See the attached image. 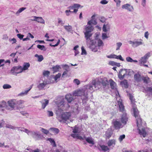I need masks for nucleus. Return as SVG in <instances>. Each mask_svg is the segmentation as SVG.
I'll use <instances>...</instances> for the list:
<instances>
[{
	"mask_svg": "<svg viewBox=\"0 0 152 152\" xmlns=\"http://www.w3.org/2000/svg\"><path fill=\"white\" fill-rule=\"evenodd\" d=\"M112 134V133L111 132H109L108 131L106 132L105 134L106 136L108 138H109L110 137Z\"/></svg>",
	"mask_w": 152,
	"mask_h": 152,
	"instance_id": "nucleus-49",
	"label": "nucleus"
},
{
	"mask_svg": "<svg viewBox=\"0 0 152 152\" xmlns=\"http://www.w3.org/2000/svg\"><path fill=\"white\" fill-rule=\"evenodd\" d=\"M121 122L125 124L128 121V118L126 113H124L121 119Z\"/></svg>",
	"mask_w": 152,
	"mask_h": 152,
	"instance_id": "nucleus-21",
	"label": "nucleus"
},
{
	"mask_svg": "<svg viewBox=\"0 0 152 152\" xmlns=\"http://www.w3.org/2000/svg\"><path fill=\"white\" fill-rule=\"evenodd\" d=\"M24 131L25 132L27 133L28 135H31L35 139H38L41 137V135L38 132L31 131L28 130L27 129H25Z\"/></svg>",
	"mask_w": 152,
	"mask_h": 152,
	"instance_id": "nucleus-4",
	"label": "nucleus"
},
{
	"mask_svg": "<svg viewBox=\"0 0 152 152\" xmlns=\"http://www.w3.org/2000/svg\"><path fill=\"white\" fill-rule=\"evenodd\" d=\"M84 88L86 92L87 91L88 92H92L95 90V88H94L93 86L91 84L85 85Z\"/></svg>",
	"mask_w": 152,
	"mask_h": 152,
	"instance_id": "nucleus-17",
	"label": "nucleus"
},
{
	"mask_svg": "<svg viewBox=\"0 0 152 152\" xmlns=\"http://www.w3.org/2000/svg\"><path fill=\"white\" fill-rule=\"evenodd\" d=\"M86 92L84 88L82 89L77 90L75 91L73 93L74 96H79L83 95L85 97L84 99H86L88 98L87 94H85Z\"/></svg>",
	"mask_w": 152,
	"mask_h": 152,
	"instance_id": "nucleus-6",
	"label": "nucleus"
},
{
	"mask_svg": "<svg viewBox=\"0 0 152 152\" xmlns=\"http://www.w3.org/2000/svg\"><path fill=\"white\" fill-rule=\"evenodd\" d=\"M50 130H51L54 133L57 134L59 132V130L58 129L55 128H50Z\"/></svg>",
	"mask_w": 152,
	"mask_h": 152,
	"instance_id": "nucleus-41",
	"label": "nucleus"
},
{
	"mask_svg": "<svg viewBox=\"0 0 152 152\" xmlns=\"http://www.w3.org/2000/svg\"><path fill=\"white\" fill-rule=\"evenodd\" d=\"M26 7H21L20 8L18 11L16 12L15 14L17 15H18L19 14L21 13L23 11L26 9Z\"/></svg>",
	"mask_w": 152,
	"mask_h": 152,
	"instance_id": "nucleus-37",
	"label": "nucleus"
},
{
	"mask_svg": "<svg viewBox=\"0 0 152 152\" xmlns=\"http://www.w3.org/2000/svg\"><path fill=\"white\" fill-rule=\"evenodd\" d=\"M41 130L43 133L45 134H47L49 133L48 130L43 128H41Z\"/></svg>",
	"mask_w": 152,
	"mask_h": 152,
	"instance_id": "nucleus-52",
	"label": "nucleus"
},
{
	"mask_svg": "<svg viewBox=\"0 0 152 152\" xmlns=\"http://www.w3.org/2000/svg\"><path fill=\"white\" fill-rule=\"evenodd\" d=\"M48 84L47 81L45 80H43L42 77L39 81V83L37 86V88L39 90H42L44 89V88Z\"/></svg>",
	"mask_w": 152,
	"mask_h": 152,
	"instance_id": "nucleus-7",
	"label": "nucleus"
},
{
	"mask_svg": "<svg viewBox=\"0 0 152 152\" xmlns=\"http://www.w3.org/2000/svg\"><path fill=\"white\" fill-rule=\"evenodd\" d=\"M110 25L109 23L107 22L104 24L102 27V30L104 32L109 31L110 28Z\"/></svg>",
	"mask_w": 152,
	"mask_h": 152,
	"instance_id": "nucleus-18",
	"label": "nucleus"
},
{
	"mask_svg": "<svg viewBox=\"0 0 152 152\" xmlns=\"http://www.w3.org/2000/svg\"><path fill=\"white\" fill-rule=\"evenodd\" d=\"M81 7V5L78 4H75L72 6H70L69 7V10L71 12L76 13L78 9Z\"/></svg>",
	"mask_w": 152,
	"mask_h": 152,
	"instance_id": "nucleus-10",
	"label": "nucleus"
},
{
	"mask_svg": "<svg viewBox=\"0 0 152 152\" xmlns=\"http://www.w3.org/2000/svg\"><path fill=\"white\" fill-rule=\"evenodd\" d=\"M35 56L37 58V61L39 62H41L44 59L42 55H39L37 54H36L35 55Z\"/></svg>",
	"mask_w": 152,
	"mask_h": 152,
	"instance_id": "nucleus-33",
	"label": "nucleus"
},
{
	"mask_svg": "<svg viewBox=\"0 0 152 152\" xmlns=\"http://www.w3.org/2000/svg\"><path fill=\"white\" fill-rule=\"evenodd\" d=\"M85 139L86 141L89 143L93 145L94 144V140L92 137H86Z\"/></svg>",
	"mask_w": 152,
	"mask_h": 152,
	"instance_id": "nucleus-28",
	"label": "nucleus"
},
{
	"mask_svg": "<svg viewBox=\"0 0 152 152\" xmlns=\"http://www.w3.org/2000/svg\"><path fill=\"white\" fill-rule=\"evenodd\" d=\"M36 21L42 24H45V23L44 20L41 17H37Z\"/></svg>",
	"mask_w": 152,
	"mask_h": 152,
	"instance_id": "nucleus-32",
	"label": "nucleus"
},
{
	"mask_svg": "<svg viewBox=\"0 0 152 152\" xmlns=\"http://www.w3.org/2000/svg\"><path fill=\"white\" fill-rule=\"evenodd\" d=\"M102 84L103 86H106L108 85V82L106 78H104L102 81Z\"/></svg>",
	"mask_w": 152,
	"mask_h": 152,
	"instance_id": "nucleus-38",
	"label": "nucleus"
},
{
	"mask_svg": "<svg viewBox=\"0 0 152 152\" xmlns=\"http://www.w3.org/2000/svg\"><path fill=\"white\" fill-rule=\"evenodd\" d=\"M81 50H82V52H81V55H86L87 53L86 52V51L85 50V49L82 46L81 47Z\"/></svg>",
	"mask_w": 152,
	"mask_h": 152,
	"instance_id": "nucleus-56",
	"label": "nucleus"
},
{
	"mask_svg": "<svg viewBox=\"0 0 152 152\" xmlns=\"http://www.w3.org/2000/svg\"><path fill=\"white\" fill-rule=\"evenodd\" d=\"M122 8L123 9H125L129 12H133L134 10L133 7L128 4L123 5Z\"/></svg>",
	"mask_w": 152,
	"mask_h": 152,
	"instance_id": "nucleus-15",
	"label": "nucleus"
},
{
	"mask_svg": "<svg viewBox=\"0 0 152 152\" xmlns=\"http://www.w3.org/2000/svg\"><path fill=\"white\" fill-rule=\"evenodd\" d=\"M107 57L110 58H116L117 55L115 54H111L107 56Z\"/></svg>",
	"mask_w": 152,
	"mask_h": 152,
	"instance_id": "nucleus-60",
	"label": "nucleus"
},
{
	"mask_svg": "<svg viewBox=\"0 0 152 152\" xmlns=\"http://www.w3.org/2000/svg\"><path fill=\"white\" fill-rule=\"evenodd\" d=\"M66 99L67 100L68 102H71L73 100L72 95L70 94H68L66 96Z\"/></svg>",
	"mask_w": 152,
	"mask_h": 152,
	"instance_id": "nucleus-30",
	"label": "nucleus"
},
{
	"mask_svg": "<svg viewBox=\"0 0 152 152\" xmlns=\"http://www.w3.org/2000/svg\"><path fill=\"white\" fill-rule=\"evenodd\" d=\"M121 84L124 87L126 88L127 87V83L126 80H124L123 81L121 82Z\"/></svg>",
	"mask_w": 152,
	"mask_h": 152,
	"instance_id": "nucleus-46",
	"label": "nucleus"
},
{
	"mask_svg": "<svg viewBox=\"0 0 152 152\" xmlns=\"http://www.w3.org/2000/svg\"><path fill=\"white\" fill-rule=\"evenodd\" d=\"M100 21L102 23H104L106 20V18L104 17H101L99 18Z\"/></svg>",
	"mask_w": 152,
	"mask_h": 152,
	"instance_id": "nucleus-57",
	"label": "nucleus"
},
{
	"mask_svg": "<svg viewBox=\"0 0 152 152\" xmlns=\"http://www.w3.org/2000/svg\"><path fill=\"white\" fill-rule=\"evenodd\" d=\"M42 104L41 107L42 109H44L49 103V100L47 99H44L40 102Z\"/></svg>",
	"mask_w": 152,
	"mask_h": 152,
	"instance_id": "nucleus-22",
	"label": "nucleus"
},
{
	"mask_svg": "<svg viewBox=\"0 0 152 152\" xmlns=\"http://www.w3.org/2000/svg\"><path fill=\"white\" fill-rule=\"evenodd\" d=\"M73 82L77 85H79L80 83V81L77 79H76L73 80Z\"/></svg>",
	"mask_w": 152,
	"mask_h": 152,
	"instance_id": "nucleus-59",
	"label": "nucleus"
},
{
	"mask_svg": "<svg viewBox=\"0 0 152 152\" xmlns=\"http://www.w3.org/2000/svg\"><path fill=\"white\" fill-rule=\"evenodd\" d=\"M98 148L100 151L101 150L105 152H108L109 149L107 146L104 145H99V146H98Z\"/></svg>",
	"mask_w": 152,
	"mask_h": 152,
	"instance_id": "nucleus-20",
	"label": "nucleus"
},
{
	"mask_svg": "<svg viewBox=\"0 0 152 152\" xmlns=\"http://www.w3.org/2000/svg\"><path fill=\"white\" fill-rule=\"evenodd\" d=\"M150 53L149 52L145 54L143 57H142L140 58L139 60V62L141 66L147 62V59L150 57Z\"/></svg>",
	"mask_w": 152,
	"mask_h": 152,
	"instance_id": "nucleus-9",
	"label": "nucleus"
},
{
	"mask_svg": "<svg viewBox=\"0 0 152 152\" xmlns=\"http://www.w3.org/2000/svg\"><path fill=\"white\" fill-rule=\"evenodd\" d=\"M37 47L38 48L41 50H43L44 51H45L46 50V49L45 48V46L44 45H37Z\"/></svg>",
	"mask_w": 152,
	"mask_h": 152,
	"instance_id": "nucleus-43",
	"label": "nucleus"
},
{
	"mask_svg": "<svg viewBox=\"0 0 152 152\" xmlns=\"http://www.w3.org/2000/svg\"><path fill=\"white\" fill-rule=\"evenodd\" d=\"M30 64L29 63L25 62L24 63L23 66L22 67L23 71L26 70L28 69V68L29 67Z\"/></svg>",
	"mask_w": 152,
	"mask_h": 152,
	"instance_id": "nucleus-29",
	"label": "nucleus"
},
{
	"mask_svg": "<svg viewBox=\"0 0 152 152\" xmlns=\"http://www.w3.org/2000/svg\"><path fill=\"white\" fill-rule=\"evenodd\" d=\"M115 140H109L108 142V145L109 146H110L113 145H115Z\"/></svg>",
	"mask_w": 152,
	"mask_h": 152,
	"instance_id": "nucleus-36",
	"label": "nucleus"
},
{
	"mask_svg": "<svg viewBox=\"0 0 152 152\" xmlns=\"http://www.w3.org/2000/svg\"><path fill=\"white\" fill-rule=\"evenodd\" d=\"M115 2L116 3L117 7H119L120 6L121 1L120 0H116Z\"/></svg>",
	"mask_w": 152,
	"mask_h": 152,
	"instance_id": "nucleus-62",
	"label": "nucleus"
},
{
	"mask_svg": "<svg viewBox=\"0 0 152 152\" xmlns=\"http://www.w3.org/2000/svg\"><path fill=\"white\" fill-rule=\"evenodd\" d=\"M58 23H61V25L63 26L64 24V23L63 22L62 20L60 18H58Z\"/></svg>",
	"mask_w": 152,
	"mask_h": 152,
	"instance_id": "nucleus-64",
	"label": "nucleus"
},
{
	"mask_svg": "<svg viewBox=\"0 0 152 152\" xmlns=\"http://www.w3.org/2000/svg\"><path fill=\"white\" fill-rule=\"evenodd\" d=\"M11 87V86L8 84H5L3 86V88L4 89H9Z\"/></svg>",
	"mask_w": 152,
	"mask_h": 152,
	"instance_id": "nucleus-47",
	"label": "nucleus"
},
{
	"mask_svg": "<svg viewBox=\"0 0 152 152\" xmlns=\"http://www.w3.org/2000/svg\"><path fill=\"white\" fill-rule=\"evenodd\" d=\"M64 28L68 31L70 32L72 29V27L71 26H64Z\"/></svg>",
	"mask_w": 152,
	"mask_h": 152,
	"instance_id": "nucleus-39",
	"label": "nucleus"
},
{
	"mask_svg": "<svg viewBox=\"0 0 152 152\" xmlns=\"http://www.w3.org/2000/svg\"><path fill=\"white\" fill-rule=\"evenodd\" d=\"M60 68V66L58 65H56V66H54L53 67V73H54L58 71L59 69Z\"/></svg>",
	"mask_w": 152,
	"mask_h": 152,
	"instance_id": "nucleus-35",
	"label": "nucleus"
},
{
	"mask_svg": "<svg viewBox=\"0 0 152 152\" xmlns=\"http://www.w3.org/2000/svg\"><path fill=\"white\" fill-rule=\"evenodd\" d=\"M142 41V40L141 39H140L139 41L136 40L134 41L130 40L129 41V42L132 45V47H136L143 44Z\"/></svg>",
	"mask_w": 152,
	"mask_h": 152,
	"instance_id": "nucleus-12",
	"label": "nucleus"
},
{
	"mask_svg": "<svg viewBox=\"0 0 152 152\" xmlns=\"http://www.w3.org/2000/svg\"><path fill=\"white\" fill-rule=\"evenodd\" d=\"M94 28L93 26H86L84 29L83 33L87 45L92 51L96 52L97 49L94 48V47L93 45L94 42L91 38L93 34L92 32L93 31Z\"/></svg>",
	"mask_w": 152,
	"mask_h": 152,
	"instance_id": "nucleus-1",
	"label": "nucleus"
},
{
	"mask_svg": "<svg viewBox=\"0 0 152 152\" xmlns=\"http://www.w3.org/2000/svg\"><path fill=\"white\" fill-rule=\"evenodd\" d=\"M122 43L121 42H118L116 43V50H120V47L122 45Z\"/></svg>",
	"mask_w": 152,
	"mask_h": 152,
	"instance_id": "nucleus-40",
	"label": "nucleus"
},
{
	"mask_svg": "<svg viewBox=\"0 0 152 152\" xmlns=\"http://www.w3.org/2000/svg\"><path fill=\"white\" fill-rule=\"evenodd\" d=\"M48 140L51 143V145L53 147H56V145L54 140L52 139L51 138H49L48 139Z\"/></svg>",
	"mask_w": 152,
	"mask_h": 152,
	"instance_id": "nucleus-42",
	"label": "nucleus"
},
{
	"mask_svg": "<svg viewBox=\"0 0 152 152\" xmlns=\"http://www.w3.org/2000/svg\"><path fill=\"white\" fill-rule=\"evenodd\" d=\"M57 105L59 108L58 110H59L60 108L61 110H63L64 109V108L63 107L64 105V99H62L60 102L58 103Z\"/></svg>",
	"mask_w": 152,
	"mask_h": 152,
	"instance_id": "nucleus-26",
	"label": "nucleus"
},
{
	"mask_svg": "<svg viewBox=\"0 0 152 152\" xmlns=\"http://www.w3.org/2000/svg\"><path fill=\"white\" fill-rule=\"evenodd\" d=\"M94 42L93 45L94 46V48H96L97 49V51L98 50V47H103L104 45V43L100 39H96L95 40H93Z\"/></svg>",
	"mask_w": 152,
	"mask_h": 152,
	"instance_id": "nucleus-11",
	"label": "nucleus"
},
{
	"mask_svg": "<svg viewBox=\"0 0 152 152\" xmlns=\"http://www.w3.org/2000/svg\"><path fill=\"white\" fill-rule=\"evenodd\" d=\"M5 127L6 128L10 129H15L16 128V127L12 125L9 124H6Z\"/></svg>",
	"mask_w": 152,
	"mask_h": 152,
	"instance_id": "nucleus-44",
	"label": "nucleus"
},
{
	"mask_svg": "<svg viewBox=\"0 0 152 152\" xmlns=\"http://www.w3.org/2000/svg\"><path fill=\"white\" fill-rule=\"evenodd\" d=\"M9 40L10 42L12 41V44H13L14 43H15L16 42V40L15 38H13L12 39H9Z\"/></svg>",
	"mask_w": 152,
	"mask_h": 152,
	"instance_id": "nucleus-63",
	"label": "nucleus"
},
{
	"mask_svg": "<svg viewBox=\"0 0 152 152\" xmlns=\"http://www.w3.org/2000/svg\"><path fill=\"white\" fill-rule=\"evenodd\" d=\"M6 108L7 109L9 108L7 107L6 102L3 101L0 102V109H1L2 110H4Z\"/></svg>",
	"mask_w": 152,
	"mask_h": 152,
	"instance_id": "nucleus-23",
	"label": "nucleus"
},
{
	"mask_svg": "<svg viewBox=\"0 0 152 152\" xmlns=\"http://www.w3.org/2000/svg\"><path fill=\"white\" fill-rule=\"evenodd\" d=\"M78 127L77 126H75L74 129H73V132L75 133L74 134H76L75 133L78 132Z\"/></svg>",
	"mask_w": 152,
	"mask_h": 152,
	"instance_id": "nucleus-48",
	"label": "nucleus"
},
{
	"mask_svg": "<svg viewBox=\"0 0 152 152\" xmlns=\"http://www.w3.org/2000/svg\"><path fill=\"white\" fill-rule=\"evenodd\" d=\"M17 37L19 38L20 40L23 39L24 35L21 34H18L17 35Z\"/></svg>",
	"mask_w": 152,
	"mask_h": 152,
	"instance_id": "nucleus-58",
	"label": "nucleus"
},
{
	"mask_svg": "<svg viewBox=\"0 0 152 152\" xmlns=\"http://www.w3.org/2000/svg\"><path fill=\"white\" fill-rule=\"evenodd\" d=\"M17 100L15 99H11L7 102L8 104L9 107L13 110L15 107L16 104Z\"/></svg>",
	"mask_w": 152,
	"mask_h": 152,
	"instance_id": "nucleus-13",
	"label": "nucleus"
},
{
	"mask_svg": "<svg viewBox=\"0 0 152 152\" xmlns=\"http://www.w3.org/2000/svg\"><path fill=\"white\" fill-rule=\"evenodd\" d=\"M61 75L60 73H58L54 77L55 80L56 81L58 78H60Z\"/></svg>",
	"mask_w": 152,
	"mask_h": 152,
	"instance_id": "nucleus-53",
	"label": "nucleus"
},
{
	"mask_svg": "<svg viewBox=\"0 0 152 152\" xmlns=\"http://www.w3.org/2000/svg\"><path fill=\"white\" fill-rule=\"evenodd\" d=\"M92 84L94 86L96 90L99 88L101 87V83L100 81L99 80H94L92 82Z\"/></svg>",
	"mask_w": 152,
	"mask_h": 152,
	"instance_id": "nucleus-16",
	"label": "nucleus"
},
{
	"mask_svg": "<svg viewBox=\"0 0 152 152\" xmlns=\"http://www.w3.org/2000/svg\"><path fill=\"white\" fill-rule=\"evenodd\" d=\"M142 80H143L144 82L145 83H147L148 82L149 80V78L148 77H142Z\"/></svg>",
	"mask_w": 152,
	"mask_h": 152,
	"instance_id": "nucleus-54",
	"label": "nucleus"
},
{
	"mask_svg": "<svg viewBox=\"0 0 152 152\" xmlns=\"http://www.w3.org/2000/svg\"><path fill=\"white\" fill-rule=\"evenodd\" d=\"M109 83L111 88L116 90V99L119 107V110L123 112L124 109V106L122 103V100L120 99L118 91L116 89V84L112 79H110Z\"/></svg>",
	"mask_w": 152,
	"mask_h": 152,
	"instance_id": "nucleus-3",
	"label": "nucleus"
},
{
	"mask_svg": "<svg viewBox=\"0 0 152 152\" xmlns=\"http://www.w3.org/2000/svg\"><path fill=\"white\" fill-rule=\"evenodd\" d=\"M125 137V135L124 134H122L120 135L118 138L119 141L121 142L123 139H124Z\"/></svg>",
	"mask_w": 152,
	"mask_h": 152,
	"instance_id": "nucleus-50",
	"label": "nucleus"
},
{
	"mask_svg": "<svg viewBox=\"0 0 152 152\" xmlns=\"http://www.w3.org/2000/svg\"><path fill=\"white\" fill-rule=\"evenodd\" d=\"M71 116V114L69 112H65L63 113L61 115H58L57 118L60 122H61L62 120L66 121L69 119Z\"/></svg>",
	"mask_w": 152,
	"mask_h": 152,
	"instance_id": "nucleus-5",
	"label": "nucleus"
},
{
	"mask_svg": "<svg viewBox=\"0 0 152 152\" xmlns=\"http://www.w3.org/2000/svg\"><path fill=\"white\" fill-rule=\"evenodd\" d=\"M134 80L136 81L137 82H140L142 80V77L141 76L139 73H137L134 75Z\"/></svg>",
	"mask_w": 152,
	"mask_h": 152,
	"instance_id": "nucleus-25",
	"label": "nucleus"
},
{
	"mask_svg": "<svg viewBox=\"0 0 152 152\" xmlns=\"http://www.w3.org/2000/svg\"><path fill=\"white\" fill-rule=\"evenodd\" d=\"M129 98L131 101L132 104V105H135V104H134V103L135 102L133 96L131 94H129Z\"/></svg>",
	"mask_w": 152,
	"mask_h": 152,
	"instance_id": "nucleus-45",
	"label": "nucleus"
},
{
	"mask_svg": "<svg viewBox=\"0 0 152 152\" xmlns=\"http://www.w3.org/2000/svg\"><path fill=\"white\" fill-rule=\"evenodd\" d=\"M23 71L22 67L20 66H15L12 68L11 70V73L13 75L21 73Z\"/></svg>",
	"mask_w": 152,
	"mask_h": 152,
	"instance_id": "nucleus-8",
	"label": "nucleus"
},
{
	"mask_svg": "<svg viewBox=\"0 0 152 152\" xmlns=\"http://www.w3.org/2000/svg\"><path fill=\"white\" fill-rule=\"evenodd\" d=\"M126 60L127 62L131 63H137L138 62V61L137 60H133L131 57L129 56L126 57Z\"/></svg>",
	"mask_w": 152,
	"mask_h": 152,
	"instance_id": "nucleus-31",
	"label": "nucleus"
},
{
	"mask_svg": "<svg viewBox=\"0 0 152 152\" xmlns=\"http://www.w3.org/2000/svg\"><path fill=\"white\" fill-rule=\"evenodd\" d=\"M97 24L96 21L93 19H92L88 22V26H92V25H96Z\"/></svg>",
	"mask_w": 152,
	"mask_h": 152,
	"instance_id": "nucleus-34",
	"label": "nucleus"
},
{
	"mask_svg": "<svg viewBox=\"0 0 152 152\" xmlns=\"http://www.w3.org/2000/svg\"><path fill=\"white\" fill-rule=\"evenodd\" d=\"M71 136L74 138L79 139L81 140H84L86 137L85 136L82 137L78 134H71Z\"/></svg>",
	"mask_w": 152,
	"mask_h": 152,
	"instance_id": "nucleus-24",
	"label": "nucleus"
},
{
	"mask_svg": "<svg viewBox=\"0 0 152 152\" xmlns=\"http://www.w3.org/2000/svg\"><path fill=\"white\" fill-rule=\"evenodd\" d=\"M24 102V101L23 100H20L18 101H17L16 104L17 105H20L23 104Z\"/></svg>",
	"mask_w": 152,
	"mask_h": 152,
	"instance_id": "nucleus-55",
	"label": "nucleus"
},
{
	"mask_svg": "<svg viewBox=\"0 0 152 152\" xmlns=\"http://www.w3.org/2000/svg\"><path fill=\"white\" fill-rule=\"evenodd\" d=\"M134 114L135 117L136 118L137 126L139 130V134L143 137L146 136V133L145 129L143 127V125L144 124L142 122L141 118L139 115V112L136 107L135 105H132Z\"/></svg>",
	"mask_w": 152,
	"mask_h": 152,
	"instance_id": "nucleus-2",
	"label": "nucleus"
},
{
	"mask_svg": "<svg viewBox=\"0 0 152 152\" xmlns=\"http://www.w3.org/2000/svg\"><path fill=\"white\" fill-rule=\"evenodd\" d=\"M32 88V86H31L28 89L24 91H23L18 94V96H23L27 94L28 92Z\"/></svg>",
	"mask_w": 152,
	"mask_h": 152,
	"instance_id": "nucleus-27",
	"label": "nucleus"
},
{
	"mask_svg": "<svg viewBox=\"0 0 152 152\" xmlns=\"http://www.w3.org/2000/svg\"><path fill=\"white\" fill-rule=\"evenodd\" d=\"M113 125L115 128L116 129H118L120 128H122L123 126H122L121 124L119 121H115L113 122Z\"/></svg>",
	"mask_w": 152,
	"mask_h": 152,
	"instance_id": "nucleus-19",
	"label": "nucleus"
},
{
	"mask_svg": "<svg viewBox=\"0 0 152 152\" xmlns=\"http://www.w3.org/2000/svg\"><path fill=\"white\" fill-rule=\"evenodd\" d=\"M50 74V72L48 71H44L43 72V74L44 76H48Z\"/></svg>",
	"mask_w": 152,
	"mask_h": 152,
	"instance_id": "nucleus-61",
	"label": "nucleus"
},
{
	"mask_svg": "<svg viewBox=\"0 0 152 152\" xmlns=\"http://www.w3.org/2000/svg\"><path fill=\"white\" fill-rule=\"evenodd\" d=\"M108 37L107 36V34L106 33H103L102 35V39L104 40L107 38Z\"/></svg>",
	"mask_w": 152,
	"mask_h": 152,
	"instance_id": "nucleus-51",
	"label": "nucleus"
},
{
	"mask_svg": "<svg viewBox=\"0 0 152 152\" xmlns=\"http://www.w3.org/2000/svg\"><path fill=\"white\" fill-rule=\"evenodd\" d=\"M127 72L126 69H121L119 71L118 75V77L121 80H122L127 75Z\"/></svg>",
	"mask_w": 152,
	"mask_h": 152,
	"instance_id": "nucleus-14",
	"label": "nucleus"
}]
</instances>
